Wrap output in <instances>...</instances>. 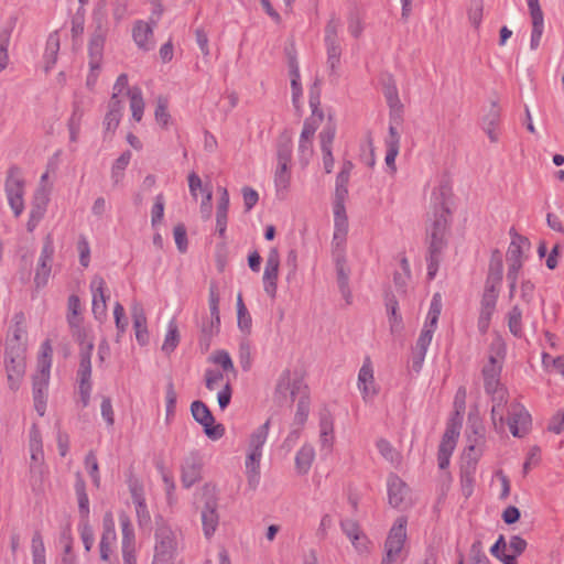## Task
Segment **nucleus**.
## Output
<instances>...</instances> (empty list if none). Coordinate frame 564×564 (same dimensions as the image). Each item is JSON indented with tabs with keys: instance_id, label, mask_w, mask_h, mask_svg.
<instances>
[{
	"instance_id": "f257e3e1",
	"label": "nucleus",
	"mask_w": 564,
	"mask_h": 564,
	"mask_svg": "<svg viewBox=\"0 0 564 564\" xmlns=\"http://www.w3.org/2000/svg\"><path fill=\"white\" fill-rule=\"evenodd\" d=\"M446 191V186L441 185L438 188L440 196L435 197L434 219L427 228L429 247L445 248L447 245L445 235L451 210L445 200Z\"/></svg>"
},
{
	"instance_id": "f03ea898",
	"label": "nucleus",
	"mask_w": 564,
	"mask_h": 564,
	"mask_svg": "<svg viewBox=\"0 0 564 564\" xmlns=\"http://www.w3.org/2000/svg\"><path fill=\"white\" fill-rule=\"evenodd\" d=\"M341 21L335 12L330 13L329 19L324 29V45L326 48V64L330 75H337L343 53L339 30Z\"/></svg>"
},
{
	"instance_id": "7ed1b4c3",
	"label": "nucleus",
	"mask_w": 564,
	"mask_h": 564,
	"mask_svg": "<svg viewBox=\"0 0 564 564\" xmlns=\"http://www.w3.org/2000/svg\"><path fill=\"white\" fill-rule=\"evenodd\" d=\"M24 187L25 181L21 169L18 165H11L7 171L4 192L15 217H19L24 209Z\"/></svg>"
},
{
	"instance_id": "20e7f679",
	"label": "nucleus",
	"mask_w": 564,
	"mask_h": 564,
	"mask_svg": "<svg viewBox=\"0 0 564 564\" xmlns=\"http://www.w3.org/2000/svg\"><path fill=\"white\" fill-rule=\"evenodd\" d=\"M4 366L9 387L14 391L19 388L20 381L25 373V347L19 345L7 346Z\"/></svg>"
},
{
	"instance_id": "39448f33",
	"label": "nucleus",
	"mask_w": 564,
	"mask_h": 564,
	"mask_svg": "<svg viewBox=\"0 0 564 564\" xmlns=\"http://www.w3.org/2000/svg\"><path fill=\"white\" fill-rule=\"evenodd\" d=\"M270 423L271 421L268 419L263 424L258 426L249 437L246 469L248 473H252L253 475H259L262 447L269 435Z\"/></svg>"
},
{
	"instance_id": "423d86ee",
	"label": "nucleus",
	"mask_w": 564,
	"mask_h": 564,
	"mask_svg": "<svg viewBox=\"0 0 564 564\" xmlns=\"http://www.w3.org/2000/svg\"><path fill=\"white\" fill-rule=\"evenodd\" d=\"M481 455L482 449H476V445H469L464 452L460 466V486L466 498L470 497L474 491L477 464Z\"/></svg>"
},
{
	"instance_id": "0eeeda50",
	"label": "nucleus",
	"mask_w": 564,
	"mask_h": 564,
	"mask_svg": "<svg viewBox=\"0 0 564 564\" xmlns=\"http://www.w3.org/2000/svg\"><path fill=\"white\" fill-rule=\"evenodd\" d=\"M191 412L194 420L204 427V433L213 441L221 438L225 434L223 424H215V417L209 408L199 400L192 402Z\"/></svg>"
},
{
	"instance_id": "6e6552de",
	"label": "nucleus",
	"mask_w": 564,
	"mask_h": 564,
	"mask_svg": "<svg viewBox=\"0 0 564 564\" xmlns=\"http://www.w3.org/2000/svg\"><path fill=\"white\" fill-rule=\"evenodd\" d=\"M50 377L51 369H48L47 362H43V368H37L32 378L34 408L40 416H43L46 411Z\"/></svg>"
},
{
	"instance_id": "1a4fd4ad",
	"label": "nucleus",
	"mask_w": 564,
	"mask_h": 564,
	"mask_svg": "<svg viewBox=\"0 0 564 564\" xmlns=\"http://www.w3.org/2000/svg\"><path fill=\"white\" fill-rule=\"evenodd\" d=\"M107 37V29L102 19H98L96 28L88 42V65L89 68H101L104 48Z\"/></svg>"
},
{
	"instance_id": "9d476101",
	"label": "nucleus",
	"mask_w": 564,
	"mask_h": 564,
	"mask_svg": "<svg viewBox=\"0 0 564 564\" xmlns=\"http://www.w3.org/2000/svg\"><path fill=\"white\" fill-rule=\"evenodd\" d=\"M357 387L365 402L373 400L379 393V388L375 381L372 361L369 356L365 357L359 369Z\"/></svg>"
},
{
	"instance_id": "9b49d317",
	"label": "nucleus",
	"mask_w": 564,
	"mask_h": 564,
	"mask_svg": "<svg viewBox=\"0 0 564 564\" xmlns=\"http://www.w3.org/2000/svg\"><path fill=\"white\" fill-rule=\"evenodd\" d=\"M90 291L93 295L91 311L95 318L102 322L107 316V283L100 275H95L90 282Z\"/></svg>"
},
{
	"instance_id": "f8f14e48",
	"label": "nucleus",
	"mask_w": 564,
	"mask_h": 564,
	"mask_svg": "<svg viewBox=\"0 0 564 564\" xmlns=\"http://www.w3.org/2000/svg\"><path fill=\"white\" fill-rule=\"evenodd\" d=\"M219 524L218 499L214 494L204 495L202 525L205 538L210 539Z\"/></svg>"
},
{
	"instance_id": "ddd939ff",
	"label": "nucleus",
	"mask_w": 564,
	"mask_h": 564,
	"mask_svg": "<svg viewBox=\"0 0 564 564\" xmlns=\"http://www.w3.org/2000/svg\"><path fill=\"white\" fill-rule=\"evenodd\" d=\"M280 267V253L276 248H271L264 267L263 272V290L271 297L275 299L278 290V276Z\"/></svg>"
},
{
	"instance_id": "4468645a",
	"label": "nucleus",
	"mask_w": 564,
	"mask_h": 564,
	"mask_svg": "<svg viewBox=\"0 0 564 564\" xmlns=\"http://www.w3.org/2000/svg\"><path fill=\"white\" fill-rule=\"evenodd\" d=\"M508 425L514 437H523L529 432L531 415L522 404H510Z\"/></svg>"
},
{
	"instance_id": "2eb2a0df",
	"label": "nucleus",
	"mask_w": 564,
	"mask_h": 564,
	"mask_svg": "<svg viewBox=\"0 0 564 564\" xmlns=\"http://www.w3.org/2000/svg\"><path fill=\"white\" fill-rule=\"evenodd\" d=\"M203 459L197 452L189 453L181 466V481L183 487L191 488L202 479Z\"/></svg>"
},
{
	"instance_id": "dca6fc26",
	"label": "nucleus",
	"mask_w": 564,
	"mask_h": 564,
	"mask_svg": "<svg viewBox=\"0 0 564 564\" xmlns=\"http://www.w3.org/2000/svg\"><path fill=\"white\" fill-rule=\"evenodd\" d=\"M406 540V520L399 518L390 529L384 543L386 555L398 558Z\"/></svg>"
},
{
	"instance_id": "f3484780",
	"label": "nucleus",
	"mask_w": 564,
	"mask_h": 564,
	"mask_svg": "<svg viewBox=\"0 0 564 564\" xmlns=\"http://www.w3.org/2000/svg\"><path fill=\"white\" fill-rule=\"evenodd\" d=\"M54 254V246L50 236L46 237L41 254L39 258L37 269L34 275V283L36 288H43L47 284L51 274V262Z\"/></svg>"
},
{
	"instance_id": "a211bd4d",
	"label": "nucleus",
	"mask_w": 564,
	"mask_h": 564,
	"mask_svg": "<svg viewBox=\"0 0 564 564\" xmlns=\"http://www.w3.org/2000/svg\"><path fill=\"white\" fill-rule=\"evenodd\" d=\"M209 319L203 321L202 323V334L205 339H209L212 336L218 333L220 325V315H219V295L214 285L209 288Z\"/></svg>"
},
{
	"instance_id": "6ab92c4d",
	"label": "nucleus",
	"mask_w": 564,
	"mask_h": 564,
	"mask_svg": "<svg viewBox=\"0 0 564 564\" xmlns=\"http://www.w3.org/2000/svg\"><path fill=\"white\" fill-rule=\"evenodd\" d=\"M177 547L176 534L167 525H160L155 531V553L161 556L173 557Z\"/></svg>"
},
{
	"instance_id": "aec40b11",
	"label": "nucleus",
	"mask_w": 564,
	"mask_h": 564,
	"mask_svg": "<svg viewBox=\"0 0 564 564\" xmlns=\"http://www.w3.org/2000/svg\"><path fill=\"white\" fill-rule=\"evenodd\" d=\"M498 296L497 294L482 293L477 321V327L480 334H486L489 329L491 317L496 312Z\"/></svg>"
},
{
	"instance_id": "412c9836",
	"label": "nucleus",
	"mask_w": 564,
	"mask_h": 564,
	"mask_svg": "<svg viewBox=\"0 0 564 564\" xmlns=\"http://www.w3.org/2000/svg\"><path fill=\"white\" fill-rule=\"evenodd\" d=\"M94 344L89 343L79 352V366L77 369L78 388L93 387L91 384V354Z\"/></svg>"
},
{
	"instance_id": "4be33fe9",
	"label": "nucleus",
	"mask_w": 564,
	"mask_h": 564,
	"mask_svg": "<svg viewBox=\"0 0 564 564\" xmlns=\"http://www.w3.org/2000/svg\"><path fill=\"white\" fill-rule=\"evenodd\" d=\"M132 39L137 46L144 52L151 51L154 47L153 28L143 20L134 22Z\"/></svg>"
},
{
	"instance_id": "5701e85b",
	"label": "nucleus",
	"mask_w": 564,
	"mask_h": 564,
	"mask_svg": "<svg viewBox=\"0 0 564 564\" xmlns=\"http://www.w3.org/2000/svg\"><path fill=\"white\" fill-rule=\"evenodd\" d=\"M131 316L135 339L141 346L149 344L150 335L148 330L147 315L141 304L134 303L131 307Z\"/></svg>"
},
{
	"instance_id": "b1692460",
	"label": "nucleus",
	"mask_w": 564,
	"mask_h": 564,
	"mask_svg": "<svg viewBox=\"0 0 564 564\" xmlns=\"http://www.w3.org/2000/svg\"><path fill=\"white\" fill-rule=\"evenodd\" d=\"M501 365L495 356H490L488 362L482 368V378L485 391H495L500 386Z\"/></svg>"
},
{
	"instance_id": "393cba45",
	"label": "nucleus",
	"mask_w": 564,
	"mask_h": 564,
	"mask_svg": "<svg viewBox=\"0 0 564 564\" xmlns=\"http://www.w3.org/2000/svg\"><path fill=\"white\" fill-rule=\"evenodd\" d=\"M220 197L216 210V230L220 238H226L228 208H229V194L225 187L219 188Z\"/></svg>"
},
{
	"instance_id": "a878e982",
	"label": "nucleus",
	"mask_w": 564,
	"mask_h": 564,
	"mask_svg": "<svg viewBox=\"0 0 564 564\" xmlns=\"http://www.w3.org/2000/svg\"><path fill=\"white\" fill-rule=\"evenodd\" d=\"M500 121V108L497 102L492 101L488 112L481 119V126L491 142L499 140V134L496 131Z\"/></svg>"
},
{
	"instance_id": "bb28decb",
	"label": "nucleus",
	"mask_w": 564,
	"mask_h": 564,
	"mask_svg": "<svg viewBox=\"0 0 564 564\" xmlns=\"http://www.w3.org/2000/svg\"><path fill=\"white\" fill-rule=\"evenodd\" d=\"M388 499L393 508H399L406 494L405 482L397 475H390L388 478Z\"/></svg>"
},
{
	"instance_id": "cd10ccee",
	"label": "nucleus",
	"mask_w": 564,
	"mask_h": 564,
	"mask_svg": "<svg viewBox=\"0 0 564 564\" xmlns=\"http://www.w3.org/2000/svg\"><path fill=\"white\" fill-rule=\"evenodd\" d=\"M340 528L358 551L367 549V538L362 534L357 521L351 519L341 520Z\"/></svg>"
},
{
	"instance_id": "c85d7f7f",
	"label": "nucleus",
	"mask_w": 564,
	"mask_h": 564,
	"mask_svg": "<svg viewBox=\"0 0 564 564\" xmlns=\"http://www.w3.org/2000/svg\"><path fill=\"white\" fill-rule=\"evenodd\" d=\"M509 234L511 242L507 251L508 259H522L524 251H528L531 247L529 238L518 234L514 228H511Z\"/></svg>"
},
{
	"instance_id": "c756f323",
	"label": "nucleus",
	"mask_w": 564,
	"mask_h": 564,
	"mask_svg": "<svg viewBox=\"0 0 564 564\" xmlns=\"http://www.w3.org/2000/svg\"><path fill=\"white\" fill-rule=\"evenodd\" d=\"M74 488L78 501L79 520H89V498L86 492L85 480L82 478L80 474H77Z\"/></svg>"
},
{
	"instance_id": "7c9ffc66",
	"label": "nucleus",
	"mask_w": 564,
	"mask_h": 564,
	"mask_svg": "<svg viewBox=\"0 0 564 564\" xmlns=\"http://www.w3.org/2000/svg\"><path fill=\"white\" fill-rule=\"evenodd\" d=\"M319 438L323 447L330 448L334 441V420L328 411L319 414Z\"/></svg>"
},
{
	"instance_id": "2f4dec72",
	"label": "nucleus",
	"mask_w": 564,
	"mask_h": 564,
	"mask_svg": "<svg viewBox=\"0 0 564 564\" xmlns=\"http://www.w3.org/2000/svg\"><path fill=\"white\" fill-rule=\"evenodd\" d=\"M443 302H442V295L440 293H435L432 296L430 308L426 315L425 323L423 325L422 329H429L431 330V334H434V332L437 328L438 318L442 312Z\"/></svg>"
},
{
	"instance_id": "473e14b6",
	"label": "nucleus",
	"mask_w": 564,
	"mask_h": 564,
	"mask_svg": "<svg viewBox=\"0 0 564 564\" xmlns=\"http://www.w3.org/2000/svg\"><path fill=\"white\" fill-rule=\"evenodd\" d=\"M527 541L519 535H512L508 543V551L511 553L501 552L502 557L500 561L503 564H518L517 557L521 555L527 549Z\"/></svg>"
},
{
	"instance_id": "72a5a7b5",
	"label": "nucleus",
	"mask_w": 564,
	"mask_h": 564,
	"mask_svg": "<svg viewBox=\"0 0 564 564\" xmlns=\"http://www.w3.org/2000/svg\"><path fill=\"white\" fill-rule=\"evenodd\" d=\"M315 451L313 446L304 444L295 455V468L300 475H305L314 460Z\"/></svg>"
},
{
	"instance_id": "f704fd0d",
	"label": "nucleus",
	"mask_w": 564,
	"mask_h": 564,
	"mask_svg": "<svg viewBox=\"0 0 564 564\" xmlns=\"http://www.w3.org/2000/svg\"><path fill=\"white\" fill-rule=\"evenodd\" d=\"M130 109L134 121L140 122L144 112V100L141 88L133 86L128 89Z\"/></svg>"
},
{
	"instance_id": "c9c22d12",
	"label": "nucleus",
	"mask_w": 564,
	"mask_h": 564,
	"mask_svg": "<svg viewBox=\"0 0 564 564\" xmlns=\"http://www.w3.org/2000/svg\"><path fill=\"white\" fill-rule=\"evenodd\" d=\"M29 446H30L31 460H32L30 470L32 473L35 468V464H40L41 460L43 459L41 434H40L39 430L35 427V425H33V427L30 431Z\"/></svg>"
},
{
	"instance_id": "e433bc0d",
	"label": "nucleus",
	"mask_w": 564,
	"mask_h": 564,
	"mask_svg": "<svg viewBox=\"0 0 564 564\" xmlns=\"http://www.w3.org/2000/svg\"><path fill=\"white\" fill-rule=\"evenodd\" d=\"M59 51V36L57 32H53L48 35L44 52L45 70L48 72L57 61V54Z\"/></svg>"
},
{
	"instance_id": "4c0bfd02",
	"label": "nucleus",
	"mask_w": 564,
	"mask_h": 564,
	"mask_svg": "<svg viewBox=\"0 0 564 564\" xmlns=\"http://www.w3.org/2000/svg\"><path fill=\"white\" fill-rule=\"evenodd\" d=\"M80 310H82L80 299L77 295L72 294L67 301V323L70 328H79L80 327V323H82Z\"/></svg>"
},
{
	"instance_id": "58836bf2",
	"label": "nucleus",
	"mask_w": 564,
	"mask_h": 564,
	"mask_svg": "<svg viewBox=\"0 0 564 564\" xmlns=\"http://www.w3.org/2000/svg\"><path fill=\"white\" fill-rule=\"evenodd\" d=\"M458 435L459 432L455 426H447L442 436L437 453L452 456Z\"/></svg>"
},
{
	"instance_id": "ea45409f",
	"label": "nucleus",
	"mask_w": 564,
	"mask_h": 564,
	"mask_svg": "<svg viewBox=\"0 0 564 564\" xmlns=\"http://www.w3.org/2000/svg\"><path fill=\"white\" fill-rule=\"evenodd\" d=\"M345 259H336L337 283L343 297L350 303L349 276L344 267Z\"/></svg>"
},
{
	"instance_id": "a19ab883",
	"label": "nucleus",
	"mask_w": 564,
	"mask_h": 564,
	"mask_svg": "<svg viewBox=\"0 0 564 564\" xmlns=\"http://www.w3.org/2000/svg\"><path fill=\"white\" fill-rule=\"evenodd\" d=\"M14 325L11 332V336L8 339V345H19L23 346L22 338L26 334V329L24 326V314L23 313H17L13 317Z\"/></svg>"
},
{
	"instance_id": "79ce46f5",
	"label": "nucleus",
	"mask_w": 564,
	"mask_h": 564,
	"mask_svg": "<svg viewBox=\"0 0 564 564\" xmlns=\"http://www.w3.org/2000/svg\"><path fill=\"white\" fill-rule=\"evenodd\" d=\"M507 318L510 333L516 337H521L523 334L522 311L519 307V305H514L511 307L507 315Z\"/></svg>"
},
{
	"instance_id": "37998d69",
	"label": "nucleus",
	"mask_w": 564,
	"mask_h": 564,
	"mask_svg": "<svg viewBox=\"0 0 564 564\" xmlns=\"http://www.w3.org/2000/svg\"><path fill=\"white\" fill-rule=\"evenodd\" d=\"M468 421H469V429L473 432V436L471 435L468 436L469 442L471 443L470 445H476V449H478V448L482 449V446L486 442L485 427H484L481 421L478 420L477 417L471 419V416L469 415Z\"/></svg>"
},
{
	"instance_id": "c03bdc74",
	"label": "nucleus",
	"mask_w": 564,
	"mask_h": 564,
	"mask_svg": "<svg viewBox=\"0 0 564 564\" xmlns=\"http://www.w3.org/2000/svg\"><path fill=\"white\" fill-rule=\"evenodd\" d=\"M33 564H46L45 545L40 531H35L31 541Z\"/></svg>"
},
{
	"instance_id": "a18cd8bd",
	"label": "nucleus",
	"mask_w": 564,
	"mask_h": 564,
	"mask_svg": "<svg viewBox=\"0 0 564 564\" xmlns=\"http://www.w3.org/2000/svg\"><path fill=\"white\" fill-rule=\"evenodd\" d=\"M119 522L121 527V545H135L134 530L129 516L126 512L119 513Z\"/></svg>"
},
{
	"instance_id": "49530a36",
	"label": "nucleus",
	"mask_w": 564,
	"mask_h": 564,
	"mask_svg": "<svg viewBox=\"0 0 564 564\" xmlns=\"http://www.w3.org/2000/svg\"><path fill=\"white\" fill-rule=\"evenodd\" d=\"M178 343H180L178 328H177L176 322L174 319H172L167 326V333L165 335V338H164V341L162 345V350L165 354H171L177 347Z\"/></svg>"
},
{
	"instance_id": "de8ad7c7",
	"label": "nucleus",
	"mask_w": 564,
	"mask_h": 564,
	"mask_svg": "<svg viewBox=\"0 0 564 564\" xmlns=\"http://www.w3.org/2000/svg\"><path fill=\"white\" fill-rule=\"evenodd\" d=\"M444 249L445 248H435V246L429 247L426 256L429 280H433L436 276L441 262V256Z\"/></svg>"
},
{
	"instance_id": "09e8293b",
	"label": "nucleus",
	"mask_w": 564,
	"mask_h": 564,
	"mask_svg": "<svg viewBox=\"0 0 564 564\" xmlns=\"http://www.w3.org/2000/svg\"><path fill=\"white\" fill-rule=\"evenodd\" d=\"M90 99L85 98L84 96L75 95L73 101V111L68 119V121L79 122L82 123L83 117L90 106Z\"/></svg>"
},
{
	"instance_id": "8fccbe9b",
	"label": "nucleus",
	"mask_w": 564,
	"mask_h": 564,
	"mask_svg": "<svg viewBox=\"0 0 564 564\" xmlns=\"http://www.w3.org/2000/svg\"><path fill=\"white\" fill-rule=\"evenodd\" d=\"M131 158V151L127 150L122 152L121 155L113 162L111 167V177L115 183H118L119 180L123 176V171L129 165Z\"/></svg>"
},
{
	"instance_id": "3c124183",
	"label": "nucleus",
	"mask_w": 564,
	"mask_h": 564,
	"mask_svg": "<svg viewBox=\"0 0 564 564\" xmlns=\"http://www.w3.org/2000/svg\"><path fill=\"white\" fill-rule=\"evenodd\" d=\"M78 530L85 551L89 552L95 543V534L89 520H79Z\"/></svg>"
},
{
	"instance_id": "603ef678",
	"label": "nucleus",
	"mask_w": 564,
	"mask_h": 564,
	"mask_svg": "<svg viewBox=\"0 0 564 564\" xmlns=\"http://www.w3.org/2000/svg\"><path fill=\"white\" fill-rule=\"evenodd\" d=\"M167 107H169L167 99L160 96L158 98L154 117H155L156 122L164 129L167 128L170 119H171V115L167 110Z\"/></svg>"
},
{
	"instance_id": "864d4df0",
	"label": "nucleus",
	"mask_w": 564,
	"mask_h": 564,
	"mask_svg": "<svg viewBox=\"0 0 564 564\" xmlns=\"http://www.w3.org/2000/svg\"><path fill=\"white\" fill-rule=\"evenodd\" d=\"M291 173L290 165L278 164L276 171L274 174V184L278 193L281 191H286L290 185Z\"/></svg>"
},
{
	"instance_id": "5fc2aeb1",
	"label": "nucleus",
	"mask_w": 564,
	"mask_h": 564,
	"mask_svg": "<svg viewBox=\"0 0 564 564\" xmlns=\"http://www.w3.org/2000/svg\"><path fill=\"white\" fill-rule=\"evenodd\" d=\"M310 414V395L304 394L302 395L296 405V412L294 415V423L299 426H303L308 417Z\"/></svg>"
},
{
	"instance_id": "6e6d98bb",
	"label": "nucleus",
	"mask_w": 564,
	"mask_h": 564,
	"mask_svg": "<svg viewBox=\"0 0 564 564\" xmlns=\"http://www.w3.org/2000/svg\"><path fill=\"white\" fill-rule=\"evenodd\" d=\"M292 373L289 369L284 370L278 380L276 387H275V394L279 399H286L292 386Z\"/></svg>"
},
{
	"instance_id": "4d7b16f0",
	"label": "nucleus",
	"mask_w": 564,
	"mask_h": 564,
	"mask_svg": "<svg viewBox=\"0 0 564 564\" xmlns=\"http://www.w3.org/2000/svg\"><path fill=\"white\" fill-rule=\"evenodd\" d=\"M122 116L107 111L104 118V140L111 139L115 134Z\"/></svg>"
},
{
	"instance_id": "13d9d810",
	"label": "nucleus",
	"mask_w": 564,
	"mask_h": 564,
	"mask_svg": "<svg viewBox=\"0 0 564 564\" xmlns=\"http://www.w3.org/2000/svg\"><path fill=\"white\" fill-rule=\"evenodd\" d=\"M47 198L42 191H39L34 197L32 208L30 210L31 218L34 220H41L46 212Z\"/></svg>"
},
{
	"instance_id": "bf43d9fd",
	"label": "nucleus",
	"mask_w": 564,
	"mask_h": 564,
	"mask_svg": "<svg viewBox=\"0 0 564 564\" xmlns=\"http://www.w3.org/2000/svg\"><path fill=\"white\" fill-rule=\"evenodd\" d=\"M113 317L117 328V339L119 340L128 327V319L126 317L124 307L119 302H117L113 306Z\"/></svg>"
},
{
	"instance_id": "052dcab7",
	"label": "nucleus",
	"mask_w": 564,
	"mask_h": 564,
	"mask_svg": "<svg viewBox=\"0 0 564 564\" xmlns=\"http://www.w3.org/2000/svg\"><path fill=\"white\" fill-rule=\"evenodd\" d=\"M165 199L162 193L158 194L154 198V204L151 209V225L156 227L162 223L164 217Z\"/></svg>"
},
{
	"instance_id": "680f3d73",
	"label": "nucleus",
	"mask_w": 564,
	"mask_h": 564,
	"mask_svg": "<svg viewBox=\"0 0 564 564\" xmlns=\"http://www.w3.org/2000/svg\"><path fill=\"white\" fill-rule=\"evenodd\" d=\"M484 3L482 0H470L467 14L469 22L475 26L479 28L482 20Z\"/></svg>"
},
{
	"instance_id": "e2e57ef3",
	"label": "nucleus",
	"mask_w": 564,
	"mask_h": 564,
	"mask_svg": "<svg viewBox=\"0 0 564 564\" xmlns=\"http://www.w3.org/2000/svg\"><path fill=\"white\" fill-rule=\"evenodd\" d=\"M117 538L111 536H100L99 541V557L102 562H108L110 560V555L113 552V546L116 545Z\"/></svg>"
},
{
	"instance_id": "0e129e2a",
	"label": "nucleus",
	"mask_w": 564,
	"mask_h": 564,
	"mask_svg": "<svg viewBox=\"0 0 564 564\" xmlns=\"http://www.w3.org/2000/svg\"><path fill=\"white\" fill-rule=\"evenodd\" d=\"M212 360L214 364L219 365L225 372L236 373V369L231 360V357L226 350L216 351L213 355Z\"/></svg>"
},
{
	"instance_id": "69168bd1",
	"label": "nucleus",
	"mask_w": 564,
	"mask_h": 564,
	"mask_svg": "<svg viewBox=\"0 0 564 564\" xmlns=\"http://www.w3.org/2000/svg\"><path fill=\"white\" fill-rule=\"evenodd\" d=\"M239 362L243 371L251 369V345L248 339H242L239 344Z\"/></svg>"
},
{
	"instance_id": "338daca9",
	"label": "nucleus",
	"mask_w": 564,
	"mask_h": 564,
	"mask_svg": "<svg viewBox=\"0 0 564 564\" xmlns=\"http://www.w3.org/2000/svg\"><path fill=\"white\" fill-rule=\"evenodd\" d=\"M173 235L177 250L182 253L186 252L188 247L186 227L183 224H177L173 229Z\"/></svg>"
},
{
	"instance_id": "774afa93",
	"label": "nucleus",
	"mask_w": 564,
	"mask_h": 564,
	"mask_svg": "<svg viewBox=\"0 0 564 564\" xmlns=\"http://www.w3.org/2000/svg\"><path fill=\"white\" fill-rule=\"evenodd\" d=\"M336 134V127L333 123H327L319 132L321 149H332Z\"/></svg>"
}]
</instances>
